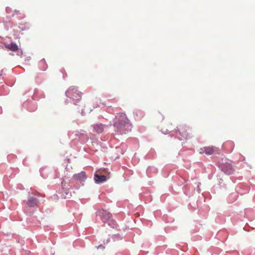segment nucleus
I'll return each mask as SVG.
<instances>
[{
  "label": "nucleus",
  "instance_id": "0eeeda50",
  "mask_svg": "<svg viewBox=\"0 0 255 255\" xmlns=\"http://www.w3.org/2000/svg\"><path fill=\"white\" fill-rule=\"evenodd\" d=\"M87 178L85 172L82 171L78 174H75L73 175V178L75 180H79L80 181H84Z\"/></svg>",
  "mask_w": 255,
  "mask_h": 255
},
{
  "label": "nucleus",
  "instance_id": "9b49d317",
  "mask_svg": "<svg viewBox=\"0 0 255 255\" xmlns=\"http://www.w3.org/2000/svg\"><path fill=\"white\" fill-rule=\"evenodd\" d=\"M99 248H101V249H105V247H104V246H103V245H100V246H99L98 247V249H99Z\"/></svg>",
  "mask_w": 255,
  "mask_h": 255
},
{
  "label": "nucleus",
  "instance_id": "f03ea898",
  "mask_svg": "<svg viewBox=\"0 0 255 255\" xmlns=\"http://www.w3.org/2000/svg\"><path fill=\"white\" fill-rule=\"evenodd\" d=\"M67 97L72 99L74 101H79L82 97V93L78 90L77 87H70L66 92Z\"/></svg>",
  "mask_w": 255,
  "mask_h": 255
},
{
  "label": "nucleus",
  "instance_id": "f8f14e48",
  "mask_svg": "<svg viewBox=\"0 0 255 255\" xmlns=\"http://www.w3.org/2000/svg\"><path fill=\"white\" fill-rule=\"evenodd\" d=\"M41 63H44V61H41Z\"/></svg>",
  "mask_w": 255,
  "mask_h": 255
},
{
  "label": "nucleus",
  "instance_id": "423d86ee",
  "mask_svg": "<svg viewBox=\"0 0 255 255\" xmlns=\"http://www.w3.org/2000/svg\"><path fill=\"white\" fill-rule=\"evenodd\" d=\"M38 203V200L37 199L29 196L26 204L29 207H34L37 205Z\"/></svg>",
  "mask_w": 255,
  "mask_h": 255
},
{
  "label": "nucleus",
  "instance_id": "9d476101",
  "mask_svg": "<svg viewBox=\"0 0 255 255\" xmlns=\"http://www.w3.org/2000/svg\"><path fill=\"white\" fill-rule=\"evenodd\" d=\"M5 46L7 49L13 52H15L18 49V46L14 43H11L9 44H6Z\"/></svg>",
  "mask_w": 255,
  "mask_h": 255
},
{
  "label": "nucleus",
  "instance_id": "20e7f679",
  "mask_svg": "<svg viewBox=\"0 0 255 255\" xmlns=\"http://www.w3.org/2000/svg\"><path fill=\"white\" fill-rule=\"evenodd\" d=\"M98 214L101 217L103 222L108 223L110 221L112 215L107 211L101 209L98 211Z\"/></svg>",
  "mask_w": 255,
  "mask_h": 255
},
{
  "label": "nucleus",
  "instance_id": "39448f33",
  "mask_svg": "<svg viewBox=\"0 0 255 255\" xmlns=\"http://www.w3.org/2000/svg\"><path fill=\"white\" fill-rule=\"evenodd\" d=\"M222 170L225 173L228 175L232 174L234 173V168L230 163H226L222 166Z\"/></svg>",
  "mask_w": 255,
  "mask_h": 255
},
{
  "label": "nucleus",
  "instance_id": "7ed1b4c3",
  "mask_svg": "<svg viewBox=\"0 0 255 255\" xmlns=\"http://www.w3.org/2000/svg\"><path fill=\"white\" fill-rule=\"evenodd\" d=\"M200 153H205L207 155H212L215 153H218L219 150L218 149L214 146H205L203 148H201L199 150Z\"/></svg>",
  "mask_w": 255,
  "mask_h": 255
},
{
  "label": "nucleus",
  "instance_id": "6e6552de",
  "mask_svg": "<svg viewBox=\"0 0 255 255\" xmlns=\"http://www.w3.org/2000/svg\"><path fill=\"white\" fill-rule=\"evenodd\" d=\"M106 179L107 177L104 175H100L97 173H96L95 174L94 180L96 183H102L103 182H105L106 180Z\"/></svg>",
  "mask_w": 255,
  "mask_h": 255
},
{
  "label": "nucleus",
  "instance_id": "1a4fd4ad",
  "mask_svg": "<svg viewBox=\"0 0 255 255\" xmlns=\"http://www.w3.org/2000/svg\"><path fill=\"white\" fill-rule=\"evenodd\" d=\"M94 131L101 133L104 131V125L102 124H96L93 125Z\"/></svg>",
  "mask_w": 255,
  "mask_h": 255
},
{
  "label": "nucleus",
  "instance_id": "f257e3e1",
  "mask_svg": "<svg viewBox=\"0 0 255 255\" xmlns=\"http://www.w3.org/2000/svg\"><path fill=\"white\" fill-rule=\"evenodd\" d=\"M130 126L129 120L124 113H119L116 116L114 127L119 130L127 129Z\"/></svg>",
  "mask_w": 255,
  "mask_h": 255
}]
</instances>
